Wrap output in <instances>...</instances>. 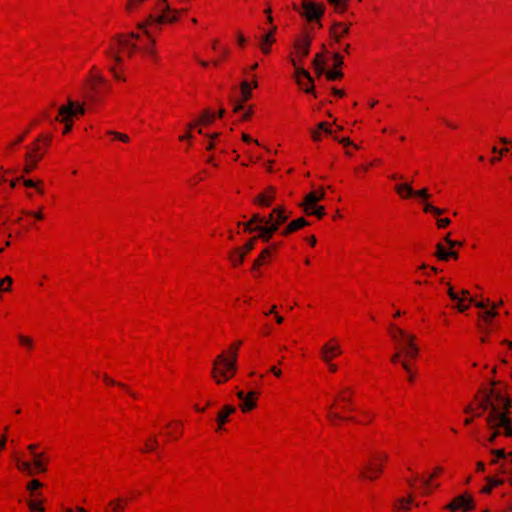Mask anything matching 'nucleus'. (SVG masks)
I'll return each instance as SVG.
<instances>
[{"mask_svg":"<svg viewBox=\"0 0 512 512\" xmlns=\"http://www.w3.org/2000/svg\"><path fill=\"white\" fill-rule=\"evenodd\" d=\"M276 29L277 28L274 26L269 33L263 35L260 38V48L265 54L270 52V45L275 41L273 33L276 31Z\"/></svg>","mask_w":512,"mask_h":512,"instance_id":"nucleus-21","label":"nucleus"},{"mask_svg":"<svg viewBox=\"0 0 512 512\" xmlns=\"http://www.w3.org/2000/svg\"><path fill=\"white\" fill-rule=\"evenodd\" d=\"M103 380L110 385H117L123 389H127V386L124 383L116 382L112 378L108 377L107 375H104Z\"/></svg>","mask_w":512,"mask_h":512,"instance_id":"nucleus-52","label":"nucleus"},{"mask_svg":"<svg viewBox=\"0 0 512 512\" xmlns=\"http://www.w3.org/2000/svg\"><path fill=\"white\" fill-rule=\"evenodd\" d=\"M292 64L295 67V78L296 82L300 87H303V80H307L312 84V77L308 71L303 68L297 67L294 60H292Z\"/></svg>","mask_w":512,"mask_h":512,"instance_id":"nucleus-20","label":"nucleus"},{"mask_svg":"<svg viewBox=\"0 0 512 512\" xmlns=\"http://www.w3.org/2000/svg\"><path fill=\"white\" fill-rule=\"evenodd\" d=\"M256 239H260L258 237V235L254 238H252L251 240H249L241 249H242V252H244L245 254L250 252L253 248H254V243L256 241Z\"/></svg>","mask_w":512,"mask_h":512,"instance_id":"nucleus-47","label":"nucleus"},{"mask_svg":"<svg viewBox=\"0 0 512 512\" xmlns=\"http://www.w3.org/2000/svg\"><path fill=\"white\" fill-rule=\"evenodd\" d=\"M236 395L238 399L241 400L240 408L243 412H248L256 406V392L251 391L247 395H245L243 391L239 390L237 391Z\"/></svg>","mask_w":512,"mask_h":512,"instance_id":"nucleus-12","label":"nucleus"},{"mask_svg":"<svg viewBox=\"0 0 512 512\" xmlns=\"http://www.w3.org/2000/svg\"><path fill=\"white\" fill-rule=\"evenodd\" d=\"M388 456L386 454L380 456H374L373 461L365 464L364 470L361 471L360 475L364 478L374 480L382 473L383 465L380 461H386Z\"/></svg>","mask_w":512,"mask_h":512,"instance_id":"nucleus-8","label":"nucleus"},{"mask_svg":"<svg viewBox=\"0 0 512 512\" xmlns=\"http://www.w3.org/2000/svg\"><path fill=\"white\" fill-rule=\"evenodd\" d=\"M91 90L96 94L98 92V84L104 83V79L100 75H94L90 78Z\"/></svg>","mask_w":512,"mask_h":512,"instance_id":"nucleus-37","label":"nucleus"},{"mask_svg":"<svg viewBox=\"0 0 512 512\" xmlns=\"http://www.w3.org/2000/svg\"><path fill=\"white\" fill-rule=\"evenodd\" d=\"M403 353L397 348V351L391 356V362L393 363H400L403 361L401 360V356Z\"/></svg>","mask_w":512,"mask_h":512,"instance_id":"nucleus-57","label":"nucleus"},{"mask_svg":"<svg viewBox=\"0 0 512 512\" xmlns=\"http://www.w3.org/2000/svg\"><path fill=\"white\" fill-rule=\"evenodd\" d=\"M12 457L17 469L26 476H34L47 471L48 458L43 452L35 454L32 461L24 460L17 452H13Z\"/></svg>","mask_w":512,"mask_h":512,"instance_id":"nucleus-4","label":"nucleus"},{"mask_svg":"<svg viewBox=\"0 0 512 512\" xmlns=\"http://www.w3.org/2000/svg\"><path fill=\"white\" fill-rule=\"evenodd\" d=\"M446 508L451 512H454L458 509H463L464 511H469L474 509V501L473 498L466 495H459L455 497L451 503H449Z\"/></svg>","mask_w":512,"mask_h":512,"instance_id":"nucleus-11","label":"nucleus"},{"mask_svg":"<svg viewBox=\"0 0 512 512\" xmlns=\"http://www.w3.org/2000/svg\"><path fill=\"white\" fill-rule=\"evenodd\" d=\"M107 55L110 56L116 63H122V58L117 53H114L111 49L107 51Z\"/></svg>","mask_w":512,"mask_h":512,"instance_id":"nucleus-61","label":"nucleus"},{"mask_svg":"<svg viewBox=\"0 0 512 512\" xmlns=\"http://www.w3.org/2000/svg\"><path fill=\"white\" fill-rule=\"evenodd\" d=\"M23 184L28 188L36 187L39 193H43V190L37 186V183L31 179H23Z\"/></svg>","mask_w":512,"mask_h":512,"instance_id":"nucleus-55","label":"nucleus"},{"mask_svg":"<svg viewBox=\"0 0 512 512\" xmlns=\"http://www.w3.org/2000/svg\"><path fill=\"white\" fill-rule=\"evenodd\" d=\"M315 130H318L321 133L324 132L326 135H333V130L328 127L326 122H320Z\"/></svg>","mask_w":512,"mask_h":512,"instance_id":"nucleus-45","label":"nucleus"},{"mask_svg":"<svg viewBox=\"0 0 512 512\" xmlns=\"http://www.w3.org/2000/svg\"><path fill=\"white\" fill-rule=\"evenodd\" d=\"M455 302L457 303L456 308L458 309L459 312H464L469 307L468 305L463 304V302H464L463 298H461V301H455Z\"/></svg>","mask_w":512,"mask_h":512,"instance_id":"nucleus-63","label":"nucleus"},{"mask_svg":"<svg viewBox=\"0 0 512 512\" xmlns=\"http://www.w3.org/2000/svg\"><path fill=\"white\" fill-rule=\"evenodd\" d=\"M491 454L498 460L510 457V453H506L504 449H492Z\"/></svg>","mask_w":512,"mask_h":512,"instance_id":"nucleus-43","label":"nucleus"},{"mask_svg":"<svg viewBox=\"0 0 512 512\" xmlns=\"http://www.w3.org/2000/svg\"><path fill=\"white\" fill-rule=\"evenodd\" d=\"M447 293L449 295V297L453 300V301H461V298L460 296L454 292L453 290V287L452 286H448V290H447Z\"/></svg>","mask_w":512,"mask_h":512,"instance_id":"nucleus-58","label":"nucleus"},{"mask_svg":"<svg viewBox=\"0 0 512 512\" xmlns=\"http://www.w3.org/2000/svg\"><path fill=\"white\" fill-rule=\"evenodd\" d=\"M436 256L438 257V259L440 260H443V261H447L449 258H454V259H457L458 258V253L455 252V251H448L446 250V248L438 243L436 245Z\"/></svg>","mask_w":512,"mask_h":512,"instance_id":"nucleus-23","label":"nucleus"},{"mask_svg":"<svg viewBox=\"0 0 512 512\" xmlns=\"http://www.w3.org/2000/svg\"><path fill=\"white\" fill-rule=\"evenodd\" d=\"M275 198V189L268 187L263 193L255 198V202L261 206L269 207Z\"/></svg>","mask_w":512,"mask_h":512,"instance_id":"nucleus-13","label":"nucleus"},{"mask_svg":"<svg viewBox=\"0 0 512 512\" xmlns=\"http://www.w3.org/2000/svg\"><path fill=\"white\" fill-rule=\"evenodd\" d=\"M401 366H402V368L405 370V372L407 373V375H408V380H409L410 382H413V380H414V374H413V371H412L411 365L408 363V361H407V360H403V361L401 362Z\"/></svg>","mask_w":512,"mask_h":512,"instance_id":"nucleus-41","label":"nucleus"},{"mask_svg":"<svg viewBox=\"0 0 512 512\" xmlns=\"http://www.w3.org/2000/svg\"><path fill=\"white\" fill-rule=\"evenodd\" d=\"M157 9L160 12L159 15L150 14L147 17L145 23L139 24V28L145 29V33L147 35H150L149 30H147L148 26H158L163 23H173L178 19V10L171 8L167 0H160Z\"/></svg>","mask_w":512,"mask_h":512,"instance_id":"nucleus-6","label":"nucleus"},{"mask_svg":"<svg viewBox=\"0 0 512 512\" xmlns=\"http://www.w3.org/2000/svg\"><path fill=\"white\" fill-rule=\"evenodd\" d=\"M412 501H413L412 496H409L408 498H400L395 503L394 509L397 512L407 511V510H409L410 504L412 503Z\"/></svg>","mask_w":512,"mask_h":512,"instance_id":"nucleus-29","label":"nucleus"},{"mask_svg":"<svg viewBox=\"0 0 512 512\" xmlns=\"http://www.w3.org/2000/svg\"><path fill=\"white\" fill-rule=\"evenodd\" d=\"M302 10V15L305 16L308 21H318L324 14L323 5H318L308 0H303Z\"/></svg>","mask_w":512,"mask_h":512,"instance_id":"nucleus-9","label":"nucleus"},{"mask_svg":"<svg viewBox=\"0 0 512 512\" xmlns=\"http://www.w3.org/2000/svg\"><path fill=\"white\" fill-rule=\"evenodd\" d=\"M333 405H331L328 409V413H327V417L332 421L334 422L335 420H339V419H343L342 416L337 413V412H332L331 409H332Z\"/></svg>","mask_w":512,"mask_h":512,"instance_id":"nucleus-54","label":"nucleus"},{"mask_svg":"<svg viewBox=\"0 0 512 512\" xmlns=\"http://www.w3.org/2000/svg\"><path fill=\"white\" fill-rule=\"evenodd\" d=\"M300 88L303 89L304 92L309 93V94L311 93L314 96H316L313 83L311 84L307 80H303V87H300Z\"/></svg>","mask_w":512,"mask_h":512,"instance_id":"nucleus-50","label":"nucleus"},{"mask_svg":"<svg viewBox=\"0 0 512 512\" xmlns=\"http://www.w3.org/2000/svg\"><path fill=\"white\" fill-rule=\"evenodd\" d=\"M497 304H493L490 310H485L480 313V317L487 323L491 324L492 319L497 315L495 311Z\"/></svg>","mask_w":512,"mask_h":512,"instance_id":"nucleus-32","label":"nucleus"},{"mask_svg":"<svg viewBox=\"0 0 512 512\" xmlns=\"http://www.w3.org/2000/svg\"><path fill=\"white\" fill-rule=\"evenodd\" d=\"M345 393H350L351 394L352 390L350 388H345L344 391L342 392V395L339 396L341 401L350 404L351 403V397L350 396L348 397V396L344 395Z\"/></svg>","mask_w":512,"mask_h":512,"instance_id":"nucleus-59","label":"nucleus"},{"mask_svg":"<svg viewBox=\"0 0 512 512\" xmlns=\"http://www.w3.org/2000/svg\"><path fill=\"white\" fill-rule=\"evenodd\" d=\"M302 207L307 215H314L317 218H322L325 215V208L316 204L302 203Z\"/></svg>","mask_w":512,"mask_h":512,"instance_id":"nucleus-19","label":"nucleus"},{"mask_svg":"<svg viewBox=\"0 0 512 512\" xmlns=\"http://www.w3.org/2000/svg\"><path fill=\"white\" fill-rule=\"evenodd\" d=\"M245 253L242 252V249L236 248L234 249L229 256L230 261L233 265H239L244 261Z\"/></svg>","mask_w":512,"mask_h":512,"instance_id":"nucleus-30","label":"nucleus"},{"mask_svg":"<svg viewBox=\"0 0 512 512\" xmlns=\"http://www.w3.org/2000/svg\"><path fill=\"white\" fill-rule=\"evenodd\" d=\"M235 412V408L231 405H226L217 415V430L222 429V426L227 422L229 415Z\"/></svg>","mask_w":512,"mask_h":512,"instance_id":"nucleus-22","label":"nucleus"},{"mask_svg":"<svg viewBox=\"0 0 512 512\" xmlns=\"http://www.w3.org/2000/svg\"><path fill=\"white\" fill-rule=\"evenodd\" d=\"M295 47L300 56L305 57L309 53L310 49V39L307 37L298 39L295 43Z\"/></svg>","mask_w":512,"mask_h":512,"instance_id":"nucleus-25","label":"nucleus"},{"mask_svg":"<svg viewBox=\"0 0 512 512\" xmlns=\"http://www.w3.org/2000/svg\"><path fill=\"white\" fill-rule=\"evenodd\" d=\"M55 121H59L65 125L63 130L64 134H67L71 131L73 125V119L71 117H68L67 120H64V116L58 114L55 118Z\"/></svg>","mask_w":512,"mask_h":512,"instance_id":"nucleus-36","label":"nucleus"},{"mask_svg":"<svg viewBox=\"0 0 512 512\" xmlns=\"http://www.w3.org/2000/svg\"><path fill=\"white\" fill-rule=\"evenodd\" d=\"M41 160V155L36 156L32 152L25 154V165L23 171L27 174L31 173L36 167L37 163Z\"/></svg>","mask_w":512,"mask_h":512,"instance_id":"nucleus-18","label":"nucleus"},{"mask_svg":"<svg viewBox=\"0 0 512 512\" xmlns=\"http://www.w3.org/2000/svg\"><path fill=\"white\" fill-rule=\"evenodd\" d=\"M324 197L325 193L323 190L312 191L304 197L303 202H305L306 204H316L320 200L324 199Z\"/></svg>","mask_w":512,"mask_h":512,"instance_id":"nucleus-27","label":"nucleus"},{"mask_svg":"<svg viewBox=\"0 0 512 512\" xmlns=\"http://www.w3.org/2000/svg\"><path fill=\"white\" fill-rule=\"evenodd\" d=\"M479 407L483 410H489L488 415L486 416V423L488 428H497L503 427L504 435L507 437H512V421L510 419V407L511 400L505 398L504 402L501 406L494 404L487 399H483Z\"/></svg>","mask_w":512,"mask_h":512,"instance_id":"nucleus-1","label":"nucleus"},{"mask_svg":"<svg viewBox=\"0 0 512 512\" xmlns=\"http://www.w3.org/2000/svg\"><path fill=\"white\" fill-rule=\"evenodd\" d=\"M197 125V122H191V123H188L187 124V133L185 135H182L179 137V139L181 141L183 140H186V139H191L192 138V134L190 133V131Z\"/></svg>","mask_w":512,"mask_h":512,"instance_id":"nucleus-48","label":"nucleus"},{"mask_svg":"<svg viewBox=\"0 0 512 512\" xmlns=\"http://www.w3.org/2000/svg\"><path fill=\"white\" fill-rule=\"evenodd\" d=\"M308 224H309V222L305 218H303V217L298 218L296 220L291 221L286 226V228L281 232V234L284 236H287L290 233L295 232V231L307 226Z\"/></svg>","mask_w":512,"mask_h":512,"instance_id":"nucleus-16","label":"nucleus"},{"mask_svg":"<svg viewBox=\"0 0 512 512\" xmlns=\"http://www.w3.org/2000/svg\"><path fill=\"white\" fill-rule=\"evenodd\" d=\"M242 342L237 341L230 347V355L220 354L213 362L212 377L216 383L221 384L229 380L236 373L237 350Z\"/></svg>","mask_w":512,"mask_h":512,"instance_id":"nucleus-2","label":"nucleus"},{"mask_svg":"<svg viewBox=\"0 0 512 512\" xmlns=\"http://www.w3.org/2000/svg\"><path fill=\"white\" fill-rule=\"evenodd\" d=\"M390 335L397 344L396 348L403 353L406 359H414L417 357L419 348L414 343V335L408 334L395 325H390Z\"/></svg>","mask_w":512,"mask_h":512,"instance_id":"nucleus-5","label":"nucleus"},{"mask_svg":"<svg viewBox=\"0 0 512 512\" xmlns=\"http://www.w3.org/2000/svg\"><path fill=\"white\" fill-rule=\"evenodd\" d=\"M488 397L491 402H493L494 404H497L499 406H501L505 400V397L499 391H496L495 389H489V390L484 391L483 399H487Z\"/></svg>","mask_w":512,"mask_h":512,"instance_id":"nucleus-24","label":"nucleus"},{"mask_svg":"<svg viewBox=\"0 0 512 512\" xmlns=\"http://www.w3.org/2000/svg\"><path fill=\"white\" fill-rule=\"evenodd\" d=\"M157 444H158L157 438L152 437L149 441L146 442L144 451H153L155 449V447L157 446Z\"/></svg>","mask_w":512,"mask_h":512,"instance_id":"nucleus-49","label":"nucleus"},{"mask_svg":"<svg viewBox=\"0 0 512 512\" xmlns=\"http://www.w3.org/2000/svg\"><path fill=\"white\" fill-rule=\"evenodd\" d=\"M107 512H122L125 504L122 503V499L117 498L109 502Z\"/></svg>","mask_w":512,"mask_h":512,"instance_id":"nucleus-31","label":"nucleus"},{"mask_svg":"<svg viewBox=\"0 0 512 512\" xmlns=\"http://www.w3.org/2000/svg\"><path fill=\"white\" fill-rule=\"evenodd\" d=\"M12 284V278L7 276L0 281V291H9Z\"/></svg>","mask_w":512,"mask_h":512,"instance_id":"nucleus-46","label":"nucleus"},{"mask_svg":"<svg viewBox=\"0 0 512 512\" xmlns=\"http://www.w3.org/2000/svg\"><path fill=\"white\" fill-rule=\"evenodd\" d=\"M334 59V68L337 69L343 65V56H341L339 53H335L333 55Z\"/></svg>","mask_w":512,"mask_h":512,"instance_id":"nucleus-56","label":"nucleus"},{"mask_svg":"<svg viewBox=\"0 0 512 512\" xmlns=\"http://www.w3.org/2000/svg\"><path fill=\"white\" fill-rule=\"evenodd\" d=\"M326 77L330 81H334L336 79H341L343 77V73L339 70H330L326 72Z\"/></svg>","mask_w":512,"mask_h":512,"instance_id":"nucleus-42","label":"nucleus"},{"mask_svg":"<svg viewBox=\"0 0 512 512\" xmlns=\"http://www.w3.org/2000/svg\"><path fill=\"white\" fill-rule=\"evenodd\" d=\"M19 341L27 347H32V340L26 336L19 335Z\"/></svg>","mask_w":512,"mask_h":512,"instance_id":"nucleus-62","label":"nucleus"},{"mask_svg":"<svg viewBox=\"0 0 512 512\" xmlns=\"http://www.w3.org/2000/svg\"><path fill=\"white\" fill-rule=\"evenodd\" d=\"M38 446H39V445H38V444H36V443H32V444H29V445L27 446V450L30 452V454H31V456H32V459L34 458V455H35V454H40V453H41V452H37V451H36V450H37V448H38Z\"/></svg>","mask_w":512,"mask_h":512,"instance_id":"nucleus-60","label":"nucleus"},{"mask_svg":"<svg viewBox=\"0 0 512 512\" xmlns=\"http://www.w3.org/2000/svg\"><path fill=\"white\" fill-rule=\"evenodd\" d=\"M144 1L145 0H128V3L126 5V9L128 11H132L134 8L138 7Z\"/></svg>","mask_w":512,"mask_h":512,"instance_id":"nucleus-53","label":"nucleus"},{"mask_svg":"<svg viewBox=\"0 0 512 512\" xmlns=\"http://www.w3.org/2000/svg\"><path fill=\"white\" fill-rule=\"evenodd\" d=\"M485 480L487 482V485L485 487H483L481 490V492L485 493V494H490L491 491L493 490V488L500 486L504 483V481L502 479L492 477V476H487L485 478Z\"/></svg>","mask_w":512,"mask_h":512,"instance_id":"nucleus-26","label":"nucleus"},{"mask_svg":"<svg viewBox=\"0 0 512 512\" xmlns=\"http://www.w3.org/2000/svg\"><path fill=\"white\" fill-rule=\"evenodd\" d=\"M42 487L43 483H41L38 479H32L26 486L27 490L30 491L32 495H36L34 491Z\"/></svg>","mask_w":512,"mask_h":512,"instance_id":"nucleus-38","label":"nucleus"},{"mask_svg":"<svg viewBox=\"0 0 512 512\" xmlns=\"http://www.w3.org/2000/svg\"><path fill=\"white\" fill-rule=\"evenodd\" d=\"M265 221H266V217H263L259 214H254L248 222L243 223V224L239 223V225H243L244 230L246 232L251 233V232L257 231L259 233L258 227L262 223L265 224Z\"/></svg>","mask_w":512,"mask_h":512,"instance_id":"nucleus-14","label":"nucleus"},{"mask_svg":"<svg viewBox=\"0 0 512 512\" xmlns=\"http://www.w3.org/2000/svg\"><path fill=\"white\" fill-rule=\"evenodd\" d=\"M395 191L401 198H410V197H418L424 202L423 210L426 213H433L435 215H441L444 213L443 209L437 208L433 206L432 204L426 202V200L430 197V194L428 193V189L423 188L418 191H415L412 186L408 183H402L397 184L395 186Z\"/></svg>","mask_w":512,"mask_h":512,"instance_id":"nucleus-7","label":"nucleus"},{"mask_svg":"<svg viewBox=\"0 0 512 512\" xmlns=\"http://www.w3.org/2000/svg\"><path fill=\"white\" fill-rule=\"evenodd\" d=\"M490 430H492V433L490 434V436L488 437V442L489 443H493L495 441V439L501 435L502 433L504 434V429L503 427H497V428H489Z\"/></svg>","mask_w":512,"mask_h":512,"instance_id":"nucleus-40","label":"nucleus"},{"mask_svg":"<svg viewBox=\"0 0 512 512\" xmlns=\"http://www.w3.org/2000/svg\"><path fill=\"white\" fill-rule=\"evenodd\" d=\"M107 134L112 135L115 138H117L118 140L123 141V142L129 141V137L126 134H122V133L112 131V130L108 131Z\"/></svg>","mask_w":512,"mask_h":512,"instance_id":"nucleus-51","label":"nucleus"},{"mask_svg":"<svg viewBox=\"0 0 512 512\" xmlns=\"http://www.w3.org/2000/svg\"><path fill=\"white\" fill-rule=\"evenodd\" d=\"M278 245L276 244H273L267 248H265L262 253L260 254V256L258 257V259H261V262L263 263L264 260L271 254L272 250H275L277 249Z\"/></svg>","mask_w":512,"mask_h":512,"instance_id":"nucleus-44","label":"nucleus"},{"mask_svg":"<svg viewBox=\"0 0 512 512\" xmlns=\"http://www.w3.org/2000/svg\"><path fill=\"white\" fill-rule=\"evenodd\" d=\"M338 13H343L347 9L349 0H327Z\"/></svg>","mask_w":512,"mask_h":512,"instance_id":"nucleus-34","label":"nucleus"},{"mask_svg":"<svg viewBox=\"0 0 512 512\" xmlns=\"http://www.w3.org/2000/svg\"><path fill=\"white\" fill-rule=\"evenodd\" d=\"M58 110L59 115L64 116V120H67L68 117L73 119L74 116L84 115L85 113L84 104L78 103L71 99H68L67 104L61 106Z\"/></svg>","mask_w":512,"mask_h":512,"instance_id":"nucleus-10","label":"nucleus"},{"mask_svg":"<svg viewBox=\"0 0 512 512\" xmlns=\"http://www.w3.org/2000/svg\"><path fill=\"white\" fill-rule=\"evenodd\" d=\"M340 348L338 346H331L329 344L323 345L321 349L322 360L329 363L333 357L340 354Z\"/></svg>","mask_w":512,"mask_h":512,"instance_id":"nucleus-17","label":"nucleus"},{"mask_svg":"<svg viewBox=\"0 0 512 512\" xmlns=\"http://www.w3.org/2000/svg\"><path fill=\"white\" fill-rule=\"evenodd\" d=\"M117 41L120 47L127 49L129 56H131L134 50L137 48L136 44L131 43L128 39L118 37Z\"/></svg>","mask_w":512,"mask_h":512,"instance_id":"nucleus-33","label":"nucleus"},{"mask_svg":"<svg viewBox=\"0 0 512 512\" xmlns=\"http://www.w3.org/2000/svg\"><path fill=\"white\" fill-rule=\"evenodd\" d=\"M349 32L348 26H342L341 23H335L333 28L331 29V34L334 37L335 41H340L341 36L347 34Z\"/></svg>","mask_w":512,"mask_h":512,"instance_id":"nucleus-28","label":"nucleus"},{"mask_svg":"<svg viewBox=\"0 0 512 512\" xmlns=\"http://www.w3.org/2000/svg\"><path fill=\"white\" fill-rule=\"evenodd\" d=\"M242 102L234 104V112H239L244 109L243 102L248 101L252 97L251 86L247 81L241 83Z\"/></svg>","mask_w":512,"mask_h":512,"instance_id":"nucleus-15","label":"nucleus"},{"mask_svg":"<svg viewBox=\"0 0 512 512\" xmlns=\"http://www.w3.org/2000/svg\"><path fill=\"white\" fill-rule=\"evenodd\" d=\"M442 469L440 467H437L434 471V473L430 476V478L428 479H424L423 480V494H427L429 493V487H430V484H431V479L432 477H434L435 475L441 473Z\"/></svg>","mask_w":512,"mask_h":512,"instance_id":"nucleus-39","label":"nucleus"},{"mask_svg":"<svg viewBox=\"0 0 512 512\" xmlns=\"http://www.w3.org/2000/svg\"><path fill=\"white\" fill-rule=\"evenodd\" d=\"M313 66H314V69H315V71H316L318 76H321L323 74L326 75L327 71H325V66L324 65L317 64V65H313Z\"/></svg>","mask_w":512,"mask_h":512,"instance_id":"nucleus-64","label":"nucleus"},{"mask_svg":"<svg viewBox=\"0 0 512 512\" xmlns=\"http://www.w3.org/2000/svg\"><path fill=\"white\" fill-rule=\"evenodd\" d=\"M289 218V213L283 206L274 208L266 217L265 224H260L258 237L263 242H268L281 224L285 223Z\"/></svg>","mask_w":512,"mask_h":512,"instance_id":"nucleus-3","label":"nucleus"},{"mask_svg":"<svg viewBox=\"0 0 512 512\" xmlns=\"http://www.w3.org/2000/svg\"><path fill=\"white\" fill-rule=\"evenodd\" d=\"M214 118H215V115L208 111V110H205L200 119L197 122V124H204V125H210L213 121H214Z\"/></svg>","mask_w":512,"mask_h":512,"instance_id":"nucleus-35","label":"nucleus"}]
</instances>
